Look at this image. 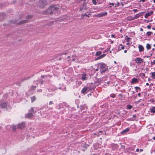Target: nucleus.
<instances>
[{
    "label": "nucleus",
    "instance_id": "1",
    "mask_svg": "<svg viewBox=\"0 0 155 155\" xmlns=\"http://www.w3.org/2000/svg\"><path fill=\"white\" fill-rule=\"evenodd\" d=\"M97 67L100 69V71L101 73L104 72L108 70V67L103 62L98 64Z\"/></svg>",
    "mask_w": 155,
    "mask_h": 155
},
{
    "label": "nucleus",
    "instance_id": "2",
    "mask_svg": "<svg viewBox=\"0 0 155 155\" xmlns=\"http://www.w3.org/2000/svg\"><path fill=\"white\" fill-rule=\"evenodd\" d=\"M59 8L56 7L54 5H52L50 6L47 10V12L50 14H52L53 13L56 12Z\"/></svg>",
    "mask_w": 155,
    "mask_h": 155
},
{
    "label": "nucleus",
    "instance_id": "3",
    "mask_svg": "<svg viewBox=\"0 0 155 155\" xmlns=\"http://www.w3.org/2000/svg\"><path fill=\"white\" fill-rule=\"evenodd\" d=\"M88 9V7H87L86 3H83V5L81 6L79 11L81 12H84L87 11Z\"/></svg>",
    "mask_w": 155,
    "mask_h": 155
},
{
    "label": "nucleus",
    "instance_id": "4",
    "mask_svg": "<svg viewBox=\"0 0 155 155\" xmlns=\"http://www.w3.org/2000/svg\"><path fill=\"white\" fill-rule=\"evenodd\" d=\"M47 4V2L46 1L40 0L39 1L38 5L41 8H44Z\"/></svg>",
    "mask_w": 155,
    "mask_h": 155
},
{
    "label": "nucleus",
    "instance_id": "5",
    "mask_svg": "<svg viewBox=\"0 0 155 155\" xmlns=\"http://www.w3.org/2000/svg\"><path fill=\"white\" fill-rule=\"evenodd\" d=\"M12 22L14 24H17L18 25H21L22 24H24L25 23H26L28 22V20H25L21 21L18 22V21L16 20H14V21H12Z\"/></svg>",
    "mask_w": 155,
    "mask_h": 155
},
{
    "label": "nucleus",
    "instance_id": "6",
    "mask_svg": "<svg viewBox=\"0 0 155 155\" xmlns=\"http://www.w3.org/2000/svg\"><path fill=\"white\" fill-rule=\"evenodd\" d=\"M87 87H89V89L90 91L91 90H93L96 87V86L95 84L93 83L87 84Z\"/></svg>",
    "mask_w": 155,
    "mask_h": 155
},
{
    "label": "nucleus",
    "instance_id": "7",
    "mask_svg": "<svg viewBox=\"0 0 155 155\" xmlns=\"http://www.w3.org/2000/svg\"><path fill=\"white\" fill-rule=\"evenodd\" d=\"M7 106V102L1 100L0 101V107L2 108H5Z\"/></svg>",
    "mask_w": 155,
    "mask_h": 155
},
{
    "label": "nucleus",
    "instance_id": "8",
    "mask_svg": "<svg viewBox=\"0 0 155 155\" xmlns=\"http://www.w3.org/2000/svg\"><path fill=\"white\" fill-rule=\"evenodd\" d=\"M90 90L89 89V87L87 86H85L82 90L81 93L84 94H85L88 92Z\"/></svg>",
    "mask_w": 155,
    "mask_h": 155
},
{
    "label": "nucleus",
    "instance_id": "9",
    "mask_svg": "<svg viewBox=\"0 0 155 155\" xmlns=\"http://www.w3.org/2000/svg\"><path fill=\"white\" fill-rule=\"evenodd\" d=\"M25 122H22L18 124V128L20 129L24 128L25 127Z\"/></svg>",
    "mask_w": 155,
    "mask_h": 155
},
{
    "label": "nucleus",
    "instance_id": "10",
    "mask_svg": "<svg viewBox=\"0 0 155 155\" xmlns=\"http://www.w3.org/2000/svg\"><path fill=\"white\" fill-rule=\"evenodd\" d=\"M135 61L137 63L140 64L143 62V60L140 58H137L135 59Z\"/></svg>",
    "mask_w": 155,
    "mask_h": 155
},
{
    "label": "nucleus",
    "instance_id": "11",
    "mask_svg": "<svg viewBox=\"0 0 155 155\" xmlns=\"http://www.w3.org/2000/svg\"><path fill=\"white\" fill-rule=\"evenodd\" d=\"M6 15L5 13H0V21L3 20Z\"/></svg>",
    "mask_w": 155,
    "mask_h": 155
},
{
    "label": "nucleus",
    "instance_id": "12",
    "mask_svg": "<svg viewBox=\"0 0 155 155\" xmlns=\"http://www.w3.org/2000/svg\"><path fill=\"white\" fill-rule=\"evenodd\" d=\"M107 15V13L106 12H101L97 14V17H101L106 16Z\"/></svg>",
    "mask_w": 155,
    "mask_h": 155
},
{
    "label": "nucleus",
    "instance_id": "13",
    "mask_svg": "<svg viewBox=\"0 0 155 155\" xmlns=\"http://www.w3.org/2000/svg\"><path fill=\"white\" fill-rule=\"evenodd\" d=\"M138 80L135 78H134L131 80V84H134L135 83H138Z\"/></svg>",
    "mask_w": 155,
    "mask_h": 155
},
{
    "label": "nucleus",
    "instance_id": "14",
    "mask_svg": "<svg viewBox=\"0 0 155 155\" xmlns=\"http://www.w3.org/2000/svg\"><path fill=\"white\" fill-rule=\"evenodd\" d=\"M153 12L152 11H151L150 12H149L147 13L144 16L145 18H147L148 17L151 15L153 14Z\"/></svg>",
    "mask_w": 155,
    "mask_h": 155
},
{
    "label": "nucleus",
    "instance_id": "15",
    "mask_svg": "<svg viewBox=\"0 0 155 155\" xmlns=\"http://www.w3.org/2000/svg\"><path fill=\"white\" fill-rule=\"evenodd\" d=\"M33 116V114L32 113H29L27 114L25 116V118H30L32 117Z\"/></svg>",
    "mask_w": 155,
    "mask_h": 155
},
{
    "label": "nucleus",
    "instance_id": "16",
    "mask_svg": "<svg viewBox=\"0 0 155 155\" xmlns=\"http://www.w3.org/2000/svg\"><path fill=\"white\" fill-rule=\"evenodd\" d=\"M86 74H82L81 79L83 81L86 80L87 78L86 77Z\"/></svg>",
    "mask_w": 155,
    "mask_h": 155
},
{
    "label": "nucleus",
    "instance_id": "17",
    "mask_svg": "<svg viewBox=\"0 0 155 155\" xmlns=\"http://www.w3.org/2000/svg\"><path fill=\"white\" fill-rule=\"evenodd\" d=\"M138 48L139 49V51L141 52L144 50L143 47L141 45H139L138 46Z\"/></svg>",
    "mask_w": 155,
    "mask_h": 155
},
{
    "label": "nucleus",
    "instance_id": "18",
    "mask_svg": "<svg viewBox=\"0 0 155 155\" xmlns=\"http://www.w3.org/2000/svg\"><path fill=\"white\" fill-rule=\"evenodd\" d=\"M106 55V54H103L101 55H98V56H97V60L103 58Z\"/></svg>",
    "mask_w": 155,
    "mask_h": 155
},
{
    "label": "nucleus",
    "instance_id": "19",
    "mask_svg": "<svg viewBox=\"0 0 155 155\" xmlns=\"http://www.w3.org/2000/svg\"><path fill=\"white\" fill-rule=\"evenodd\" d=\"M140 16V15L139 14H137L134 15V16L133 17L132 19L134 20L138 18Z\"/></svg>",
    "mask_w": 155,
    "mask_h": 155
},
{
    "label": "nucleus",
    "instance_id": "20",
    "mask_svg": "<svg viewBox=\"0 0 155 155\" xmlns=\"http://www.w3.org/2000/svg\"><path fill=\"white\" fill-rule=\"evenodd\" d=\"M129 130V129L127 128L123 130L121 132V133L122 134H124L127 132Z\"/></svg>",
    "mask_w": 155,
    "mask_h": 155
},
{
    "label": "nucleus",
    "instance_id": "21",
    "mask_svg": "<svg viewBox=\"0 0 155 155\" xmlns=\"http://www.w3.org/2000/svg\"><path fill=\"white\" fill-rule=\"evenodd\" d=\"M150 111L151 112L155 113V107H153L150 109Z\"/></svg>",
    "mask_w": 155,
    "mask_h": 155
},
{
    "label": "nucleus",
    "instance_id": "22",
    "mask_svg": "<svg viewBox=\"0 0 155 155\" xmlns=\"http://www.w3.org/2000/svg\"><path fill=\"white\" fill-rule=\"evenodd\" d=\"M89 15H90V14H89V15H88L86 14H84V15H81V17L82 18H84V17H89Z\"/></svg>",
    "mask_w": 155,
    "mask_h": 155
},
{
    "label": "nucleus",
    "instance_id": "23",
    "mask_svg": "<svg viewBox=\"0 0 155 155\" xmlns=\"http://www.w3.org/2000/svg\"><path fill=\"white\" fill-rule=\"evenodd\" d=\"M29 113H35L34 111V107H31L30 109H29L28 110Z\"/></svg>",
    "mask_w": 155,
    "mask_h": 155
},
{
    "label": "nucleus",
    "instance_id": "24",
    "mask_svg": "<svg viewBox=\"0 0 155 155\" xmlns=\"http://www.w3.org/2000/svg\"><path fill=\"white\" fill-rule=\"evenodd\" d=\"M32 17V16L31 15H27L26 17V18L27 19L26 20H28H28L31 19Z\"/></svg>",
    "mask_w": 155,
    "mask_h": 155
},
{
    "label": "nucleus",
    "instance_id": "25",
    "mask_svg": "<svg viewBox=\"0 0 155 155\" xmlns=\"http://www.w3.org/2000/svg\"><path fill=\"white\" fill-rule=\"evenodd\" d=\"M151 46L149 44H147L146 45V48L147 50H149L151 49Z\"/></svg>",
    "mask_w": 155,
    "mask_h": 155
},
{
    "label": "nucleus",
    "instance_id": "26",
    "mask_svg": "<svg viewBox=\"0 0 155 155\" xmlns=\"http://www.w3.org/2000/svg\"><path fill=\"white\" fill-rule=\"evenodd\" d=\"M125 40H126L127 42H129V40L131 39L130 38L128 37L127 35L125 37Z\"/></svg>",
    "mask_w": 155,
    "mask_h": 155
},
{
    "label": "nucleus",
    "instance_id": "27",
    "mask_svg": "<svg viewBox=\"0 0 155 155\" xmlns=\"http://www.w3.org/2000/svg\"><path fill=\"white\" fill-rule=\"evenodd\" d=\"M12 130L13 131H15L16 130V125H13L12 127Z\"/></svg>",
    "mask_w": 155,
    "mask_h": 155
},
{
    "label": "nucleus",
    "instance_id": "28",
    "mask_svg": "<svg viewBox=\"0 0 155 155\" xmlns=\"http://www.w3.org/2000/svg\"><path fill=\"white\" fill-rule=\"evenodd\" d=\"M31 101L32 103L33 102L36 100V97L35 96L31 97Z\"/></svg>",
    "mask_w": 155,
    "mask_h": 155
},
{
    "label": "nucleus",
    "instance_id": "29",
    "mask_svg": "<svg viewBox=\"0 0 155 155\" xmlns=\"http://www.w3.org/2000/svg\"><path fill=\"white\" fill-rule=\"evenodd\" d=\"M30 78V77H25L23 78H22V79H21V81H23L25 80H28V79H29Z\"/></svg>",
    "mask_w": 155,
    "mask_h": 155
},
{
    "label": "nucleus",
    "instance_id": "30",
    "mask_svg": "<svg viewBox=\"0 0 155 155\" xmlns=\"http://www.w3.org/2000/svg\"><path fill=\"white\" fill-rule=\"evenodd\" d=\"M151 77L155 79V72H153L152 73Z\"/></svg>",
    "mask_w": 155,
    "mask_h": 155
},
{
    "label": "nucleus",
    "instance_id": "31",
    "mask_svg": "<svg viewBox=\"0 0 155 155\" xmlns=\"http://www.w3.org/2000/svg\"><path fill=\"white\" fill-rule=\"evenodd\" d=\"M82 147H83L85 148V149H86L88 147V145L85 143L83 145H82Z\"/></svg>",
    "mask_w": 155,
    "mask_h": 155
},
{
    "label": "nucleus",
    "instance_id": "32",
    "mask_svg": "<svg viewBox=\"0 0 155 155\" xmlns=\"http://www.w3.org/2000/svg\"><path fill=\"white\" fill-rule=\"evenodd\" d=\"M153 34V32L151 31H148L147 32L146 35L147 36H150L151 34Z\"/></svg>",
    "mask_w": 155,
    "mask_h": 155
},
{
    "label": "nucleus",
    "instance_id": "33",
    "mask_svg": "<svg viewBox=\"0 0 155 155\" xmlns=\"http://www.w3.org/2000/svg\"><path fill=\"white\" fill-rule=\"evenodd\" d=\"M134 88L135 89H136V92H138V90H139V91H140V88L138 87H134Z\"/></svg>",
    "mask_w": 155,
    "mask_h": 155
},
{
    "label": "nucleus",
    "instance_id": "34",
    "mask_svg": "<svg viewBox=\"0 0 155 155\" xmlns=\"http://www.w3.org/2000/svg\"><path fill=\"white\" fill-rule=\"evenodd\" d=\"M36 87L35 86H31V87L30 88H31V89L32 90H33L35 89V88H36Z\"/></svg>",
    "mask_w": 155,
    "mask_h": 155
},
{
    "label": "nucleus",
    "instance_id": "35",
    "mask_svg": "<svg viewBox=\"0 0 155 155\" xmlns=\"http://www.w3.org/2000/svg\"><path fill=\"white\" fill-rule=\"evenodd\" d=\"M127 109H131L132 107V106L129 105H127Z\"/></svg>",
    "mask_w": 155,
    "mask_h": 155
},
{
    "label": "nucleus",
    "instance_id": "36",
    "mask_svg": "<svg viewBox=\"0 0 155 155\" xmlns=\"http://www.w3.org/2000/svg\"><path fill=\"white\" fill-rule=\"evenodd\" d=\"M92 2L93 3L94 5H96L97 2H96V0H92Z\"/></svg>",
    "mask_w": 155,
    "mask_h": 155
},
{
    "label": "nucleus",
    "instance_id": "37",
    "mask_svg": "<svg viewBox=\"0 0 155 155\" xmlns=\"http://www.w3.org/2000/svg\"><path fill=\"white\" fill-rule=\"evenodd\" d=\"M102 53V52L101 51H97V56L99 55H100Z\"/></svg>",
    "mask_w": 155,
    "mask_h": 155
},
{
    "label": "nucleus",
    "instance_id": "38",
    "mask_svg": "<svg viewBox=\"0 0 155 155\" xmlns=\"http://www.w3.org/2000/svg\"><path fill=\"white\" fill-rule=\"evenodd\" d=\"M149 101L150 102H154V100L153 99H150V100Z\"/></svg>",
    "mask_w": 155,
    "mask_h": 155
},
{
    "label": "nucleus",
    "instance_id": "39",
    "mask_svg": "<svg viewBox=\"0 0 155 155\" xmlns=\"http://www.w3.org/2000/svg\"><path fill=\"white\" fill-rule=\"evenodd\" d=\"M115 96V95L114 94H112L110 95V97H111L112 98H114Z\"/></svg>",
    "mask_w": 155,
    "mask_h": 155
},
{
    "label": "nucleus",
    "instance_id": "40",
    "mask_svg": "<svg viewBox=\"0 0 155 155\" xmlns=\"http://www.w3.org/2000/svg\"><path fill=\"white\" fill-rule=\"evenodd\" d=\"M155 64V60H154L153 62H151V64L152 65H153Z\"/></svg>",
    "mask_w": 155,
    "mask_h": 155
},
{
    "label": "nucleus",
    "instance_id": "41",
    "mask_svg": "<svg viewBox=\"0 0 155 155\" xmlns=\"http://www.w3.org/2000/svg\"><path fill=\"white\" fill-rule=\"evenodd\" d=\"M54 104V103L52 101H50V102H49V105H51V104Z\"/></svg>",
    "mask_w": 155,
    "mask_h": 155
},
{
    "label": "nucleus",
    "instance_id": "42",
    "mask_svg": "<svg viewBox=\"0 0 155 155\" xmlns=\"http://www.w3.org/2000/svg\"><path fill=\"white\" fill-rule=\"evenodd\" d=\"M118 96H120V98L121 99H122V97H123V96H122V95L121 94H119V95H118Z\"/></svg>",
    "mask_w": 155,
    "mask_h": 155
},
{
    "label": "nucleus",
    "instance_id": "43",
    "mask_svg": "<svg viewBox=\"0 0 155 155\" xmlns=\"http://www.w3.org/2000/svg\"><path fill=\"white\" fill-rule=\"evenodd\" d=\"M121 148L123 149H125V147L124 146L121 145Z\"/></svg>",
    "mask_w": 155,
    "mask_h": 155
},
{
    "label": "nucleus",
    "instance_id": "44",
    "mask_svg": "<svg viewBox=\"0 0 155 155\" xmlns=\"http://www.w3.org/2000/svg\"><path fill=\"white\" fill-rule=\"evenodd\" d=\"M80 2L79 3H81V2L82 1H83V3H85V1H86V0H80Z\"/></svg>",
    "mask_w": 155,
    "mask_h": 155
},
{
    "label": "nucleus",
    "instance_id": "45",
    "mask_svg": "<svg viewBox=\"0 0 155 155\" xmlns=\"http://www.w3.org/2000/svg\"><path fill=\"white\" fill-rule=\"evenodd\" d=\"M147 28L148 29H150L151 28V26L150 25L147 26Z\"/></svg>",
    "mask_w": 155,
    "mask_h": 155
},
{
    "label": "nucleus",
    "instance_id": "46",
    "mask_svg": "<svg viewBox=\"0 0 155 155\" xmlns=\"http://www.w3.org/2000/svg\"><path fill=\"white\" fill-rule=\"evenodd\" d=\"M111 36L112 38H115V35H111Z\"/></svg>",
    "mask_w": 155,
    "mask_h": 155
},
{
    "label": "nucleus",
    "instance_id": "47",
    "mask_svg": "<svg viewBox=\"0 0 155 155\" xmlns=\"http://www.w3.org/2000/svg\"><path fill=\"white\" fill-rule=\"evenodd\" d=\"M144 13V12H141L140 13L138 14H139V15H140V16H141V15H143V13Z\"/></svg>",
    "mask_w": 155,
    "mask_h": 155
},
{
    "label": "nucleus",
    "instance_id": "48",
    "mask_svg": "<svg viewBox=\"0 0 155 155\" xmlns=\"http://www.w3.org/2000/svg\"><path fill=\"white\" fill-rule=\"evenodd\" d=\"M133 11L135 12H137L138 11V10L137 9H134Z\"/></svg>",
    "mask_w": 155,
    "mask_h": 155
},
{
    "label": "nucleus",
    "instance_id": "49",
    "mask_svg": "<svg viewBox=\"0 0 155 155\" xmlns=\"http://www.w3.org/2000/svg\"><path fill=\"white\" fill-rule=\"evenodd\" d=\"M121 49H123V50L124 49V46H122V47H121V48L120 49V50Z\"/></svg>",
    "mask_w": 155,
    "mask_h": 155
},
{
    "label": "nucleus",
    "instance_id": "50",
    "mask_svg": "<svg viewBox=\"0 0 155 155\" xmlns=\"http://www.w3.org/2000/svg\"><path fill=\"white\" fill-rule=\"evenodd\" d=\"M133 118H136V115L135 114H134L133 115Z\"/></svg>",
    "mask_w": 155,
    "mask_h": 155
},
{
    "label": "nucleus",
    "instance_id": "51",
    "mask_svg": "<svg viewBox=\"0 0 155 155\" xmlns=\"http://www.w3.org/2000/svg\"><path fill=\"white\" fill-rule=\"evenodd\" d=\"M67 54V53L65 52L64 53H62V54H60V55H61L62 54L66 55Z\"/></svg>",
    "mask_w": 155,
    "mask_h": 155
},
{
    "label": "nucleus",
    "instance_id": "52",
    "mask_svg": "<svg viewBox=\"0 0 155 155\" xmlns=\"http://www.w3.org/2000/svg\"><path fill=\"white\" fill-rule=\"evenodd\" d=\"M139 150H140L138 148L136 150V151L137 152H139Z\"/></svg>",
    "mask_w": 155,
    "mask_h": 155
},
{
    "label": "nucleus",
    "instance_id": "53",
    "mask_svg": "<svg viewBox=\"0 0 155 155\" xmlns=\"http://www.w3.org/2000/svg\"><path fill=\"white\" fill-rule=\"evenodd\" d=\"M141 94L140 93H138V95L139 97H140V96Z\"/></svg>",
    "mask_w": 155,
    "mask_h": 155
},
{
    "label": "nucleus",
    "instance_id": "54",
    "mask_svg": "<svg viewBox=\"0 0 155 155\" xmlns=\"http://www.w3.org/2000/svg\"><path fill=\"white\" fill-rule=\"evenodd\" d=\"M102 133H103L102 131H99V133H100L101 134H102Z\"/></svg>",
    "mask_w": 155,
    "mask_h": 155
},
{
    "label": "nucleus",
    "instance_id": "55",
    "mask_svg": "<svg viewBox=\"0 0 155 155\" xmlns=\"http://www.w3.org/2000/svg\"><path fill=\"white\" fill-rule=\"evenodd\" d=\"M93 146H94V148L95 149V147H96V144H94L93 145Z\"/></svg>",
    "mask_w": 155,
    "mask_h": 155
},
{
    "label": "nucleus",
    "instance_id": "56",
    "mask_svg": "<svg viewBox=\"0 0 155 155\" xmlns=\"http://www.w3.org/2000/svg\"><path fill=\"white\" fill-rule=\"evenodd\" d=\"M104 48H99V50H103V49Z\"/></svg>",
    "mask_w": 155,
    "mask_h": 155
},
{
    "label": "nucleus",
    "instance_id": "57",
    "mask_svg": "<svg viewBox=\"0 0 155 155\" xmlns=\"http://www.w3.org/2000/svg\"><path fill=\"white\" fill-rule=\"evenodd\" d=\"M110 4H111L112 5H114V3H110Z\"/></svg>",
    "mask_w": 155,
    "mask_h": 155
},
{
    "label": "nucleus",
    "instance_id": "58",
    "mask_svg": "<svg viewBox=\"0 0 155 155\" xmlns=\"http://www.w3.org/2000/svg\"><path fill=\"white\" fill-rule=\"evenodd\" d=\"M140 31H143V29L142 28H140Z\"/></svg>",
    "mask_w": 155,
    "mask_h": 155
},
{
    "label": "nucleus",
    "instance_id": "59",
    "mask_svg": "<svg viewBox=\"0 0 155 155\" xmlns=\"http://www.w3.org/2000/svg\"><path fill=\"white\" fill-rule=\"evenodd\" d=\"M140 152H142L143 151V150L142 149H140Z\"/></svg>",
    "mask_w": 155,
    "mask_h": 155
},
{
    "label": "nucleus",
    "instance_id": "60",
    "mask_svg": "<svg viewBox=\"0 0 155 155\" xmlns=\"http://www.w3.org/2000/svg\"><path fill=\"white\" fill-rule=\"evenodd\" d=\"M149 85V84L148 83H147L146 84V85L147 86H148V85Z\"/></svg>",
    "mask_w": 155,
    "mask_h": 155
},
{
    "label": "nucleus",
    "instance_id": "61",
    "mask_svg": "<svg viewBox=\"0 0 155 155\" xmlns=\"http://www.w3.org/2000/svg\"><path fill=\"white\" fill-rule=\"evenodd\" d=\"M124 52L126 53L127 52V51L126 50H125L124 51Z\"/></svg>",
    "mask_w": 155,
    "mask_h": 155
},
{
    "label": "nucleus",
    "instance_id": "62",
    "mask_svg": "<svg viewBox=\"0 0 155 155\" xmlns=\"http://www.w3.org/2000/svg\"><path fill=\"white\" fill-rule=\"evenodd\" d=\"M121 4L122 5V6H124V4H123V3L122 2H121Z\"/></svg>",
    "mask_w": 155,
    "mask_h": 155
},
{
    "label": "nucleus",
    "instance_id": "63",
    "mask_svg": "<svg viewBox=\"0 0 155 155\" xmlns=\"http://www.w3.org/2000/svg\"><path fill=\"white\" fill-rule=\"evenodd\" d=\"M152 29L153 30H155V28H152Z\"/></svg>",
    "mask_w": 155,
    "mask_h": 155
},
{
    "label": "nucleus",
    "instance_id": "64",
    "mask_svg": "<svg viewBox=\"0 0 155 155\" xmlns=\"http://www.w3.org/2000/svg\"><path fill=\"white\" fill-rule=\"evenodd\" d=\"M153 139L154 140H155V137H154L153 138Z\"/></svg>",
    "mask_w": 155,
    "mask_h": 155
}]
</instances>
